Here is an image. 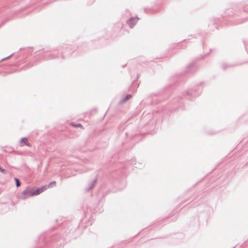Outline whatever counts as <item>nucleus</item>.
I'll return each mask as SVG.
<instances>
[{
  "instance_id": "obj_5",
  "label": "nucleus",
  "mask_w": 248,
  "mask_h": 248,
  "mask_svg": "<svg viewBox=\"0 0 248 248\" xmlns=\"http://www.w3.org/2000/svg\"><path fill=\"white\" fill-rule=\"evenodd\" d=\"M48 188V186L47 185H46V186H41L40 188L41 191L42 192H43V191H44L45 190L47 189Z\"/></svg>"
},
{
  "instance_id": "obj_6",
  "label": "nucleus",
  "mask_w": 248,
  "mask_h": 248,
  "mask_svg": "<svg viewBox=\"0 0 248 248\" xmlns=\"http://www.w3.org/2000/svg\"><path fill=\"white\" fill-rule=\"evenodd\" d=\"M15 182H16V186L17 187L19 186H20V182L19 180L17 178H15Z\"/></svg>"
},
{
  "instance_id": "obj_1",
  "label": "nucleus",
  "mask_w": 248,
  "mask_h": 248,
  "mask_svg": "<svg viewBox=\"0 0 248 248\" xmlns=\"http://www.w3.org/2000/svg\"><path fill=\"white\" fill-rule=\"evenodd\" d=\"M33 196V190L29 186H27L25 189L21 192L20 197L22 199H26L29 197Z\"/></svg>"
},
{
  "instance_id": "obj_8",
  "label": "nucleus",
  "mask_w": 248,
  "mask_h": 248,
  "mask_svg": "<svg viewBox=\"0 0 248 248\" xmlns=\"http://www.w3.org/2000/svg\"><path fill=\"white\" fill-rule=\"evenodd\" d=\"M0 171L2 173H3V174H5L6 171L5 170L3 169L2 167H1L0 166Z\"/></svg>"
},
{
  "instance_id": "obj_4",
  "label": "nucleus",
  "mask_w": 248,
  "mask_h": 248,
  "mask_svg": "<svg viewBox=\"0 0 248 248\" xmlns=\"http://www.w3.org/2000/svg\"><path fill=\"white\" fill-rule=\"evenodd\" d=\"M41 193H42V192L40 190V188H38L35 190L33 191V196L38 195L40 194Z\"/></svg>"
},
{
  "instance_id": "obj_13",
  "label": "nucleus",
  "mask_w": 248,
  "mask_h": 248,
  "mask_svg": "<svg viewBox=\"0 0 248 248\" xmlns=\"http://www.w3.org/2000/svg\"><path fill=\"white\" fill-rule=\"evenodd\" d=\"M78 127H79V126H81V125H80V124H78Z\"/></svg>"
},
{
  "instance_id": "obj_11",
  "label": "nucleus",
  "mask_w": 248,
  "mask_h": 248,
  "mask_svg": "<svg viewBox=\"0 0 248 248\" xmlns=\"http://www.w3.org/2000/svg\"><path fill=\"white\" fill-rule=\"evenodd\" d=\"M25 144H26V145H27V146H28L29 147H31V144L30 143H28H28H25Z\"/></svg>"
},
{
  "instance_id": "obj_10",
  "label": "nucleus",
  "mask_w": 248,
  "mask_h": 248,
  "mask_svg": "<svg viewBox=\"0 0 248 248\" xmlns=\"http://www.w3.org/2000/svg\"><path fill=\"white\" fill-rule=\"evenodd\" d=\"M131 97H132V95H127V96H126V97L125 100H128V99H129L131 98Z\"/></svg>"
},
{
  "instance_id": "obj_9",
  "label": "nucleus",
  "mask_w": 248,
  "mask_h": 248,
  "mask_svg": "<svg viewBox=\"0 0 248 248\" xmlns=\"http://www.w3.org/2000/svg\"><path fill=\"white\" fill-rule=\"evenodd\" d=\"M69 124L71 125L72 126H73L74 127H78V124H74L71 123H70Z\"/></svg>"
},
{
  "instance_id": "obj_7",
  "label": "nucleus",
  "mask_w": 248,
  "mask_h": 248,
  "mask_svg": "<svg viewBox=\"0 0 248 248\" xmlns=\"http://www.w3.org/2000/svg\"><path fill=\"white\" fill-rule=\"evenodd\" d=\"M56 185V182L55 181H52L51 182V183H50L48 185H47L48 186V187H53L54 186H55Z\"/></svg>"
},
{
  "instance_id": "obj_3",
  "label": "nucleus",
  "mask_w": 248,
  "mask_h": 248,
  "mask_svg": "<svg viewBox=\"0 0 248 248\" xmlns=\"http://www.w3.org/2000/svg\"><path fill=\"white\" fill-rule=\"evenodd\" d=\"M25 143H28V139L26 138H23L21 139L20 146H23L25 145Z\"/></svg>"
},
{
  "instance_id": "obj_12",
  "label": "nucleus",
  "mask_w": 248,
  "mask_h": 248,
  "mask_svg": "<svg viewBox=\"0 0 248 248\" xmlns=\"http://www.w3.org/2000/svg\"><path fill=\"white\" fill-rule=\"evenodd\" d=\"M11 56H12V55H10V56H8V57H7L6 58V59H7V58H10ZM5 59H6V58H5V59H3V60H5Z\"/></svg>"
},
{
  "instance_id": "obj_2",
  "label": "nucleus",
  "mask_w": 248,
  "mask_h": 248,
  "mask_svg": "<svg viewBox=\"0 0 248 248\" xmlns=\"http://www.w3.org/2000/svg\"><path fill=\"white\" fill-rule=\"evenodd\" d=\"M139 18L137 17H133L129 19L127 23L131 28H132L138 22Z\"/></svg>"
}]
</instances>
